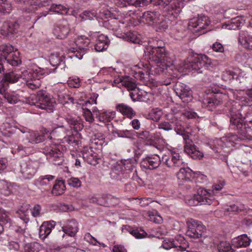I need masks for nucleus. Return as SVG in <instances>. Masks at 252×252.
<instances>
[{
    "label": "nucleus",
    "mask_w": 252,
    "mask_h": 252,
    "mask_svg": "<svg viewBox=\"0 0 252 252\" xmlns=\"http://www.w3.org/2000/svg\"><path fill=\"white\" fill-rule=\"evenodd\" d=\"M65 189L64 181L63 180H56L52 188V193L56 196L60 195L64 193Z\"/></svg>",
    "instance_id": "37"
},
{
    "label": "nucleus",
    "mask_w": 252,
    "mask_h": 252,
    "mask_svg": "<svg viewBox=\"0 0 252 252\" xmlns=\"http://www.w3.org/2000/svg\"><path fill=\"white\" fill-rule=\"evenodd\" d=\"M149 59L155 63H158L161 62L166 61V59L171 60L168 56L167 52L164 47L149 46L147 48Z\"/></svg>",
    "instance_id": "5"
},
{
    "label": "nucleus",
    "mask_w": 252,
    "mask_h": 252,
    "mask_svg": "<svg viewBox=\"0 0 252 252\" xmlns=\"http://www.w3.org/2000/svg\"><path fill=\"white\" fill-rule=\"evenodd\" d=\"M180 168L179 171L176 174L177 178L181 181H189L192 175L191 170L189 168Z\"/></svg>",
    "instance_id": "40"
},
{
    "label": "nucleus",
    "mask_w": 252,
    "mask_h": 252,
    "mask_svg": "<svg viewBox=\"0 0 252 252\" xmlns=\"http://www.w3.org/2000/svg\"><path fill=\"white\" fill-rule=\"evenodd\" d=\"M64 57L63 55L60 56L58 53H54L51 54L49 61L50 64L53 66H58L61 65L62 66L64 65Z\"/></svg>",
    "instance_id": "35"
},
{
    "label": "nucleus",
    "mask_w": 252,
    "mask_h": 252,
    "mask_svg": "<svg viewBox=\"0 0 252 252\" xmlns=\"http://www.w3.org/2000/svg\"><path fill=\"white\" fill-rule=\"evenodd\" d=\"M88 49L87 48H84L82 47V48H78L75 51L73 52V54L70 56L69 57L71 58H76L79 60L82 59L83 56L87 53Z\"/></svg>",
    "instance_id": "54"
},
{
    "label": "nucleus",
    "mask_w": 252,
    "mask_h": 252,
    "mask_svg": "<svg viewBox=\"0 0 252 252\" xmlns=\"http://www.w3.org/2000/svg\"><path fill=\"white\" fill-rule=\"evenodd\" d=\"M55 178V177L51 175L41 176L34 181V184L37 187L48 186Z\"/></svg>",
    "instance_id": "38"
},
{
    "label": "nucleus",
    "mask_w": 252,
    "mask_h": 252,
    "mask_svg": "<svg viewBox=\"0 0 252 252\" xmlns=\"http://www.w3.org/2000/svg\"><path fill=\"white\" fill-rule=\"evenodd\" d=\"M0 192L5 196H9L12 193V187L6 181L0 180Z\"/></svg>",
    "instance_id": "43"
},
{
    "label": "nucleus",
    "mask_w": 252,
    "mask_h": 252,
    "mask_svg": "<svg viewBox=\"0 0 252 252\" xmlns=\"http://www.w3.org/2000/svg\"><path fill=\"white\" fill-rule=\"evenodd\" d=\"M160 14L155 11H147L144 12L140 16V21L150 26H155L159 23Z\"/></svg>",
    "instance_id": "13"
},
{
    "label": "nucleus",
    "mask_w": 252,
    "mask_h": 252,
    "mask_svg": "<svg viewBox=\"0 0 252 252\" xmlns=\"http://www.w3.org/2000/svg\"><path fill=\"white\" fill-rule=\"evenodd\" d=\"M7 56L6 58H4V61L3 63H6L13 66H18L21 63L20 53L17 51H14L13 50V51Z\"/></svg>",
    "instance_id": "29"
},
{
    "label": "nucleus",
    "mask_w": 252,
    "mask_h": 252,
    "mask_svg": "<svg viewBox=\"0 0 252 252\" xmlns=\"http://www.w3.org/2000/svg\"><path fill=\"white\" fill-rule=\"evenodd\" d=\"M39 163L37 161L28 160L22 163L21 172L25 179L32 178L36 173L38 168Z\"/></svg>",
    "instance_id": "11"
},
{
    "label": "nucleus",
    "mask_w": 252,
    "mask_h": 252,
    "mask_svg": "<svg viewBox=\"0 0 252 252\" xmlns=\"http://www.w3.org/2000/svg\"><path fill=\"white\" fill-rule=\"evenodd\" d=\"M35 101L30 103L31 105H35L42 109H45L47 107L52 106L54 100L48 95L45 91H41L37 93Z\"/></svg>",
    "instance_id": "10"
},
{
    "label": "nucleus",
    "mask_w": 252,
    "mask_h": 252,
    "mask_svg": "<svg viewBox=\"0 0 252 252\" xmlns=\"http://www.w3.org/2000/svg\"><path fill=\"white\" fill-rule=\"evenodd\" d=\"M19 25L16 22H4L0 29V34L4 36H9L18 31Z\"/></svg>",
    "instance_id": "19"
},
{
    "label": "nucleus",
    "mask_w": 252,
    "mask_h": 252,
    "mask_svg": "<svg viewBox=\"0 0 252 252\" xmlns=\"http://www.w3.org/2000/svg\"><path fill=\"white\" fill-rule=\"evenodd\" d=\"M65 119L66 122L70 125V127L73 129L76 132L81 130L84 127L81 120L78 118H75L71 116H68L66 117Z\"/></svg>",
    "instance_id": "33"
},
{
    "label": "nucleus",
    "mask_w": 252,
    "mask_h": 252,
    "mask_svg": "<svg viewBox=\"0 0 252 252\" xmlns=\"http://www.w3.org/2000/svg\"><path fill=\"white\" fill-rule=\"evenodd\" d=\"M55 225L56 222L53 220L44 222L39 229L40 238L42 240L45 239L50 234Z\"/></svg>",
    "instance_id": "23"
},
{
    "label": "nucleus",
    "mask_w": 252,
    "mask_h": 252,
    "mask_svg": "<svg viewBox=\"0 0 252 252\" xmlns=\"http://www.w3.org/2000/svg\"><path fill=\"white\" fill-rule=\"evenodd\" d=\"M49 130L47 129H44L43 130L42 133L40 134L37 132L31 131L29 134L26 135V138L29 142L32 144H36L43 142L45 138V134H48Z\"/></svg>",
    "instance_id": "21"
},
{
    "label": "nucleus",
    "mask_w": 252,
    "mask_h": 252,
    "mask_svg": "<svg viewBox=\"0 0 252 252\" xmlns=\"http://www.w3.org/2000/svg\"><path fill=\"white\" fill-rule=\"evenodd\" d=\"M67 184L73 188H79L81 186V182L78 178L71 177L66 181Z\"/></svg>",
    "instance_id": "60"
},
{
    "label": "nucleus",
    "mask_w": 252,
    "mask_h": 252,
    "mask_svg": "<svg viewBox=\"0 0 252 252\" xmlns=\"http://www.w3.org/2000/svg\"><path fill=\"white\" fill-rule=\"evenodd\" d=\"M90 43V40L85 36H80L76 40V44L79 48H82V47L87 48Z\"/></svg>",
    "instance_id": "58"
},
{
    "label": "nucleus",
    "mask_w": 252,
    "mask_h": 252,
    "mask_svg": "<svg viewBox=\"0 0 252 252\" xmlns=\"http://www.w3.org/2000/svg\"><path fill=\"white\" fill-rule=\"evenodd\" d=\"M251 239L246 234L242 235L232 240V245L237 248L246 247L250 245Z\"/></svg>",
    "instance_id": "30"
},
{
    "label": "nucleus",
    "mask_w": 252,
    "mask_h": 252,
    "mask_svg": "<svg viewBox=\"0 0 252 252\" xmlns=\"http://www.w3.org/2000/svg\"><path fill=\"white\" fill-rule=\"evenodd\" d=\"M62 228L65 234L71 237L74 236L78 230L77 223L74 220L67 221Z\"/></svg>",
    "instance_id": "27"
},
{
    "label": "nucleus",
    "mask_w": 252,
    "mask_h": 252,
    "mask_svg": "<svg viewBox=\"0 0 252 252\" xmlns=\"http://www.w3.org/2000/svg\"><path fill=\"white\" fill-rule=\"evenodd\" d=\"M243 24L242 20L240 19H234L231 22L223 25V28L230 30H236L240 28Z\"/></svg>",
    "instance_id": "45"
},
{
    "label": "nucleus",
    "mask_w": 252,
    "mask_h": 252,
    "mask_svg": "<svg viewBox=\"0 0 252 252\" xmlns=\"http://www.w3.org/2000/svg\"><path fill=\"white\" fill-rule=\"evenodd\" d=\"M70 29L67 21H63L55 26L53 33L57 38L63 39L66 37Z\"/></svg>",
    "instance_id": "17"
},
{
    "label": "nucleus",
    "mask_w": 252,
    "mask_h": 252,
    "mask_svg": "<svg viewBox=\"0 0 252 252\" xmlns=\"http://www.w3.org/2000/svg\"><path fill=\"white\" fill-rule=\"evenodd\" d=\"M174 91L183 102H188L192 100L191 91L186 85L181 83H176Z\"/></svg>",
    "instance_id": "12"
},
{
    "label": "nucleus",
    "mask_w": 252,
    "mask_h": 252,
    "mask_svg": "<svg viewBox=\"0 0 252 252\" xmlns=\"http://www.w3.org/2000/svg\"><path fill=\"white\" fill-rule=\"evenodd\" d=\"M98 115L96 119L98 122L106 123L110 122L115 117L116 113L114 111H101Z\"/></svg>",
    "instance_id": "34"
},
{
    "label": "nucleus",
    "mask_w": 252,
    "mask_h": 252,
    "mask_svg": "<svg viewBox=\"0 0 252 252\" xmlns=\"http://www.w3.org/2000/svg\"><path fill=\"white\" fill-rule=\"evenodd\" d=\"M230 125L229 128L232 130H238L240 133V138L242 136L241 131H244V117L239 109L236 108L235 105L229 110Z\"/></svg>",
    "instance_id": "2"
},
{
    "label": "nucleus",
    "mask_w": 252,
    "mask_h": 252,
    "mask_svg": "<svg viewBox=\"0 0 252 252\" xmlns=\"http://www.w3.org/2000/svg\"><path fill=\"white\" fill-rule=\"evenodd\" d=\"M14 50V47L10 44H4L0 46V73L3 71V62L6 58Z\"/></svg>",
    "instance_id": "26"
},
{
    "label": "nucleus",
    "mask_w": 252,
    "mask_h": 252,
    "mask_svg": "<svg viewBox=\"0 0 252 252\" xmlns=\"http://www.w3.org/2000/svg\"><path fill=\"white\" fill-rule=\"evenodd\" d=\"M126 230L130 234L132 235L137 239H141L145 238L147 235L146 232L142 229L139 230L137 228H132L128 226Z\"/></svg>",
    "instance_id": "44"
},
{
    "label": "nucleus",
    "mask_w": 252,
    "mask_h": 252,
    "mask_svg": "<svg viewBox=\"0 0 252 252\" xmlns=\"http://www.w3.org/2000/svg\"><path fill=\"white\" fill-rule=\"evenodd\" d=\"M67 132V130L63 126H61L55 128L51 132L49 131L48 133L53 136L55 139L57 140L64 139V141L70 143L71 140L69 139V137H66Z\"/></svg>",
    "instance_id": "24"
},
{
    "label": "nucleus",
    "mask_w": 252,
    "mask_h": 252,
    "mask_svg": "<svg viewBox=\"0 0 252 252\" xmlns=\"http://www.w3.org/2000/svg\"><path fill=\"white\" fill-rule=\"evenodd\" d=\"M62 146L60 145L50 144L43 149V153L48 158H51L55 162V164L60 165L63 161V153L61 151Z\"/></svg>",
    "instance_id": "8"
},
{
    "label": "nucleus",
    "mask_w": 252,
    "mask_h": 252,
    "mask_svg": "<svg viewBox=\"0 0 252 252\" xmlns=\"http://www.w3.org/2000/svg\"><path fill=\"white\" fill-rule=\"evenodd\" d=\"M161 162L160 157L155 154L143 158L141 162V165L145 169H154L158 167Z\"/></svg>",
    "instance_id": "16"
},
{
    "label": "nucleus",
    "mask_w": 252,
    "mask_h": 252,
    "mask_svg": "<svg viewBox=\"0 0 252 252\" xmlns=\"http://www.w3.org/2000/svg\"><path fill=\"white\" fill-rule=\"evenodd\" d=\"M220 103V101L218 100L215 96L208 97L204 101V103L209 108H212L218 105Z\"/></svg>",
    "instance_id": "57"
},
{
    "label": "nucleus",
    "mask_w": 252,
    "mask_h": 252,
    "mask_svg": "<svg viewBox=\"0 0 252 252\" xmlns=\"http://www.w3.org/2000/svg\"><path fill=\"white\" fill-rule=\"evenodd\" d=\"M9 213L2 208H0V222L3 224L11 223V220L9 216Z\"/></svg>",
    "instance_id": "53"
},
{
    "label": "nucleus",
    "mask_w": 252,
    "mask_h": 252,
    "mask_svg": "<svg viewBox=\"0 0 252 252\" xmlns=\"http://www.w3.org/2000/svg\"><path fill=\"white\" fill-rule=\"evenodd\" d=\"M208 57L205 55H199L188 59V63H186V67L190 70L201 73V69L206 64H209Z\"/></svg>",
    "instance_id": "6"
},
{
    "label": "nucleus",
    "mask_w": 252,
    "mask_h": 252,
    "mask_svg": "<svg viewBox=\"0 0 252 252\" xmlns=\"http://www.w3.org/2000/svg\"><path fill=\"white\" fill-rule=\"evenodd\" d=\"M12 9L11 4L7 0H0V12L9 13Z\"/></svg>",
    "instance_id": "51"
},
{
    "label": "nucleus",
    "mask_w": 252,
    "mask_h": 252,
    "mask_svg": "<svg viewBox=\"0 0 252 252\" xmlns=\"http://www.w3.org/2000/svg\"><path fill=\"white\" fill-rule=\"evenodd\" d=\"M162 247L166 250H169L173 247H176L178 251L184 252L186 250L184 247L181 246L177 247L174 242L170 239L164 240L162 242Z\"/></svg>",
    "instance_id": "47"
},
{
    "label": "nucleus",
    "mask_w": 252,
    "mask_h": 252,
    "mask_svg": "<svg viewBox=\"0 0 252 252\" xmlns=\"http://www.w3.org/2000/svg\"><path fill=\"white\" fill-rule=\"evenodd\" d=\"M238 42L245 48L252 50V36L248 32L242 31L239 32Z\"/></svg>",
    "instance_id": "22"
},
{
    "label": "nucleus",
    "mask_w": 252,
    "mask_h": 252,
    "mask_svg": "<svg viewBox=\"0 0 252 252\" xmlns=\"http://www.w3.org/2000/svg\"><path fill=\"white\" fill-rule=\"evenodd\" d=\"M161 161L167 167L174 170H177L185 163L180 154L175 151H171L167 155H163Z\"/></svg>",
    "instance_id": "4"
},
{
    "label": "nucleus",
    "mask_w": 252,
    "mask_h": 252,
    "mask_svg": "<svg viewBox=\"0 0 252 252\" xmlns=\"http://www.w3.org/2000/svg\"><path fill=\"white\" fill-rule=\"evenodd\" d=\"M187 235L190 238H199L201 237L205 227L199 221L191 220L188 222Z\"/></svg>",
    "instance_id": "9"
},
{
    "label": "nucleus",
    "mask_w": 252,
    "mask_h": 252,
    "mask_svg": "<svg viewBox=\"0 0 252 252\" xmlns=\"http://www.w3.org/2000/svg\"><path fill=\"white\" fill-rule=\"evenodd\" d=\"M118 136L119 137L126 138H132L135 135V131L132 129L130 130H117L116 132Z\"/></svg>",
    "instance_id": "49"
},
{
    "label": "nucleus",
    "mask_w": 252,
    "mask_h": 252,
    "mask_svg": "<svg viewBox=\"0 0 252 252\" xmlns=\"http://www.w3.org/2000/svg\"><path fill=\"white\" fill-rule=\"evenodd\" d=\"M79 17L83 21L88 20H92L95 17V13L94 12H91L88 11H85L80 14Z\"/></svg>",
    "instance_id": "61"
},
{
    "label": "nucleus",
    "mask_w": 252,
    "mask_h": 252,
    "mask_svg": "<svg viewBox=\"0 0 252 252\" xmlns=\"http://www.w3.org/2000/svg\"><path fill=\"white\" fill-rule=\"evenodd\" d=\"M244 131H241L242 140H252V113H248L244 117Z\"/></svg>",
    "instance_id": "15"
},
{
    "label": "nucleus",
    "mask_w": 252,
    "mask_h": 252,
    "mask_svg": "<svg viewBox=\"0 0 252 252\" xmlns=\"http://www.w3.org/2000/svg\"><path fill=\"white\" fill-rule=\"evenodd\" d=\"M116 109L118 112L130 119L136 115V113L130 107L123 103L117 105Z\"/></svg>",
    "instance_id": "32"
},
{
    "label": "nucleus",
    "mask_w": 252,
    "mask_h": 252,
    "mask_svg": "<svg viewBox=\"0 0 252 252\" xmlns=\"http://www.w3.org/2000/svg\"><path fill=\"white\" fill-rule=\"evenodd\" d=\"M21 78V74H18L16 72L12 71L5 74L4 79L1 81H2V83H5V86L8 88V83H14L17 82Z\"/></svg>",
    "instance_id": "41"
},
{
    "label": "nucleus",
    "mask_w": 252,
    "mask_h": 252,
    "mask_svg": "<svg viewBox=\"0 0 252 252\" xmlns=\"http://www.w3.org/2000/svg\"><path fill=\"white\" fill-rule=\"evenodd\" d=\"M239 140H243L240 138V133L238 132V135L230 133L227 137L223 138V140L222 139L217 140V145H215L213 146V147H212V146H211V147L215 152L220 153V150H221L222 147L223 146L222 143L224 141L229 142L231 143V145L233 146V144H236L237 142L239 141Z\"/></svg>",
    "instance_id": "18"
},
{
    "label": "nucleus",
    "mask_w": 252,
    "mask_h": 252,
    "mask_svg": "<svg viewBox=\"0 0 252 252\" xmlns=\"http://www.w3.org/2000/svg\"><path fill=\"white\" fill-rule=\"evenodd\" d=\"M45 73H47V72H45L44 68L37 67L35 68L24 71L21 74V77L27 83L30 80L38 79L40 76H42Z\"/></svg>",
    "instance_id": "14"
},
{
    "label": "nucleus",
    "mask_w": 252,
    "mask_h": 252,
    "mask_svg": "<svg viewBox=\"0 0 252 252\" xmlns=\"http://www.w3.org/2000/svg\"><path fill=\"white\" fill-rule=\"evenodd\" d=\"M83 116L85 120L89 123H92L94 121V117L92 112L87 108H83Z\"/></svg>",
    "instance_id": "63"
},
{
    "label": "nucleus",
    "mask_w": 252,
    "mask_h": 252,
    "mask_svg": "<svg viewBox=\"0 0 252 252\" xmlns=\"http://www.w3.org/2000/svg\"><path fill=\"white\" fill-rule=\"evenodd\" d=\"M7 90V86H5L3 89L4 92H1L0 95L2 96L8 103L10 104L16 103L19 100V95L14 92L8 93Z\"/></svg>",
    "instance_id": "39"
},
{
    "label": "nucleus",
    "mask_w": 252,
    "mask_h": 252,
    "mask_svg": "<svg viewBox=\"0 0 252 252\" xmlns=\"http://www.w3.org/2000/svg\"><path fill=\"white\" fill-rule=\"evenodd\" d=\"M214 198L210 192L202 188L197 189L196 193L188 200L190 206H197L199 205H210L213 203Z\"/></svg>",
    "instance_id": "3"
},
{
    "label": "nucleus",
    "mask_w": 252,
    "mask_h": 252,
    "mask_svg": "<svg viewBox=\"0 0 252 252\" xmlns=\"http://www.w3.org/2000/svg\"><path fill=\"white\" fill-rule=\"evenodd\" d=\"M130 5L136 7L148 5L152 2V0H129Z\"/></svg>",
    "instance_id": "56"
},
{
    "label": "nucleus",
    "mask_w": 252,
    "mask_h": 252,
    "mask_svg": "<svg viewBox=\"0 0 252 252\" xmlns=\"http://www.w3.org/2000/svg\"><path fill=\"white\" fill-rule=\"evenodd\" d=\"M115 82L121 83L122 85L127 88L128 90H134L136 87V84L134 80L129 76L122 77L115 80Z\"/></svg>",
    "instance_id": "31"
},
{
    "label": "nucleus",
    "mask_w": 252,
    "mask_h": 252,
    "mask_svg": "<svg viewBox=\"0 0 252 252\" xmlns=\"http://www.w3.org/2000/svg\"><path fill=\"white\" fill-rule=\"evenodd\" d=\"M218 252H235L232 249L229 243L221 241L217 246Z\"/></svg>",
    "instance_id": "48"
},
{
    "label": "nucleus",
    "mask_w": 252,
    "mask_h": 252,
    "mask_svg": "<svg viewBox=\"0 0 252 252\" xmlns=\"http://www.w3.org/2000/svg\"><path fill=\"white\" fill-rule=\"evenodd\" d=\"M110 175L112 178L122 182H124L125 179L130 177V175H128L127 172H125L123 165L120 164L114 166L112 169Z\"/></svg>",
    "instance_id": "20"
},
{
    "label": "nucleus",
    "mask_w": 252,
    "mask_h": 252,
    "mask_svg": "<svg viewBox=\"0 0 252 252\" xmlns=\"http://www.w3.org/2000/svg\"><path fill=\"white\" fill-rule=\"evenodd\" d=\"M40 246L39 243L33 242L27 244L24 247L25 252H39Z\"/></svg>",
    "instance_id": "52"
},
{
    "label": "nucleus",
    "mask_w": 252,
    "mask_h": 252,
    "mask_svg": "<svg viewBox=\"0 0 252 252\" xmlns=\"http://www.w3.org/2000/svg\"><path fill=\"white\" fill-rule=\"evenodd\" d=\"M171 0H159L158 4L162 8H165L168 11V14L173 17V19L177 18L183 7V3L179 0H175L172 2Z\"/></svg>",
    "instance_id": "7"
},
{
    "label": "nucleus",
    "mask_w": 252,
    "mask_h": 252,
    "mask_svg": "<svg viewBox=\"0 0 252 252\" xmlns=\"http://www.w3.org/2000/svg\"><path fill=\"white\" fill-rule=\"evenodd\" d=\"M138 138L141 139L149 144L153 143V135L149 131L143 130L139 132H135V135Z\"/></svg>",
    "instance_id": "42"
},
{
    "label": "nucleus",
    "mask_w": 252,
    "mask_h": 252,
    "mask_svg": "<svg viewBox=\"0 0 252 252\" xmlns=\"http://www.w3.org/2000/svg\"><path fill=\"white\" fill-rule=\"evenodd\" d=\"M26 84L29 88L32 90L38 89L41 86V83L39 78L30 80L26 83Z\"/></svg>",
    "instance_id": "59"
},
{
    "label": "nucleus",
    "mask_w": 252,
    "mask_h": 252,
    "mask_svg": "<svg viewBox=\"0 0 252 252\" xmlns=\"http://www.w3.org/2000/svg\"><path fill=\"white\" fill-rule=\"evenodd\" d=\"M171 123L174 125V130L178 134L182 136L185 141L184 151L192 158L200 159L203 157V154L198 150L193 142L189 139V133L185 131L183 122L178 120L176 118H169Z\"/></svg>",
    "instance_id": "1"
},
{
    "label": "nucleus",
    "mask_w": 252,
    "mask_h": 252,
    "mask_svg": "<svg viewBox=\"0 0 252 252\" xmlns=\"http://www.w3.org/2000/svg\"><path fill=\"white\" fill-rule=\"evenodd\" d=\"M80 83V80L78 78H69L67 81L69 86L74 88H78L81 85Z\"/></svg>",
    "instance_id": "64"
},
{
    "label": "nucleus",
    "mask_w": 252,
    "mask_h": 252,
    "mask_svg": "<svg viewBox=\"0 0 252 252\" xmlns=\"http://www.w3.org/2000/svg\"><path fill=\"white\" fill-rule=\"evenodd\" d=\"M16 3L29 6V12H32L35 11L37 9L36 1L35 0H15Z\"/></svg>",
    "instance_id": "46"
},
{
    "label": "nucleus",
    "mask_w": 252,
    "mask_h": 252,
    "mask_svg": "<svg viewBox=\"0 0 252 252\" xmlns=\"http://www.w3.org/2000/svg\"><path fill=\"white\" fill-rule=\"evenodd\" d=\"M30 205L25 204L22 206L17 211L16 214L18 217L23 220L26 223H28L29 220V212Z\"/></svg>",
    "instance_id": "36"
},
{
    "label": "nucleus",
    "mask_w": 252,
    "mask_h": 252,
    "mask_svg": "<svg viewBox=\"0 0 252 252\" xmlns=\"http://www.w3.org/2000/svg\"><path fill=\"white\" fill-rule=\"evenodd\" d=\"M209 24L208 18L205 16H200L197 20L192 19L189 23V26L193 28L198 27V31L205 29Z\"/></svg>",
    "instance_id": "25"
},
{
    "label": "nucleus",
    "mask_w": 252,
    "mask_h": 252,
    "mask_svg": "<svg viewBox=\"0 0 252 252\" xmlns=\"http://www.w3.org/2000/svg\"><path fill=\"white\" fill-rule=\"evenodd\" d=\"M166 61L161 62L153 67L151 71L156 74L160 75L164 72L165 70H167L168 67H170L172 64V61L171 60L166 59Z\"/></svg>",
    "instance_id": "28"
},
{
    "label": "nucleus",
    "mask_w": 252,
    "mask_h": 252,
    "mask_svg": "<svg viewBox=\"0 0 252 252\" xmlns=\"http://www.w3.org/2000/svg\"><path fill=\"white\" fill-rule=\"evenodd\" d=\"M111 20L115 21V24L112 25V27H111V30L113 31H115L116 32L118 31L119 30L122 31H126L124 30L125 28L126 27L127 24H126V21H118L116 19H111Z\"/></svg>",
    "instance_id": "50"
},
{
    "label": "nucleus",
    "mask_w": 252,
    "mask_h": 252,
    "mask_svg": "<svg viewBox=\"0 0 252 252\" xmlns=\"http://www.w3.org/2000/svg\"><path fill=\"white\" fill-rule=\"evenodd\" d=\"M49 11L62 14L66 12V9L63 5L55 3L51 4Z\"/></svg>",
    "instance_id": "55"
},
{
    "label": "nucleus",
    "mask_w": 252,
    "mask_h": 252,
    "mask_svg": "<svg viewBox=\"0 0 252 252\" xmlns=\"http://www.w3.org/2000/svg\"><path fill=\"white\" fill-rule=\"evenodd\" d=\"M162 113L161 110L156 109L153 110L150 114V116L151 119L155 122H158L160 119Z\"/></svg>",
    "instance_id": "62"
}]
</instances>
